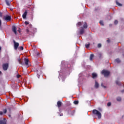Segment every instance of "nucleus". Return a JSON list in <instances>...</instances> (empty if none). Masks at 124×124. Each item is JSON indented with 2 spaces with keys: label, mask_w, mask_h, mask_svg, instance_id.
Segmentation results:
<instances>
[{
  "label": "nucleus",
  "mask_w": 124,
  "mask_h": 124,
  "mask_svg": "<svg viewBox=\"0 0 124 124\" xmlns=\"http://www.w3.org/2000/svg\"><path fill=\"white\" fill-rule=\"evenodd\" d=\"M85 47L86 48H89V47H90V43H89L88 44H86L85 45Z\"/></svg>",
  "instance_id": "obj_26"
},
{
  "label": "nucleus",
  "mask_w": 124,
  "mask_h": 124,
  "mask_svg": "<svg viewBox=\"0 0 124 124\" xmlns=\"http://www.w3.org/2000/svg\"><path fill=\"white\" fill-rule=\"evenodd\" d=\"M18 31L20 32V31Z\"/></svg>",
  "instance_id": "obj_44"
},
{
  "label": "nucleus",
  "mask_w": 124,
  "mask_h": 124,
  "mask_svg": "<svg viewBox=\"0 0 124 124\" xmlns=\"http://www.w3.org/2000/svg\"><path fill=\"white\" fill-rule=\"evenodd\" d=\"M17 61H18L19 63H20V64H22V62H21V59H18Z\"/></svg>",
  "instance_id": "obj_28"
},
{
  "label": "nucleus",
  "mask_w": 124,
  "mask_h": 124,
  "mask_svg": "<svg viewBox=\"0 0 124 124\" xmlns=\"http://www.w3.org/2000/svg\"><path fill=\"white\" fill-rule=\"evenodd\" d=\"M107 106H111V103L110 102H108V104H107Z\"/></svg>",
  "instance_id": "obj_32"
},
{
  "label": "nucleus",
  "mask_w": 124,
  "mask_h": 124,
  "mask_svg": "<svg viewBox=\"0 0 124 124\" xmlns=\"http://www.w3.org/2000/svg\"><path fill=\"white\" fill-rule=\"evenodd\" d=\"M28 12H27V11H26L24 14L22 15V17L23 18V19H26V17H27V14Z\"/></svg>",
  "instance_id": "obj_8"
},
{
  "label": "nucleus",
  "mask_w": 124,
  "mask_h": 124,
  "mask_svg": "<svg viewBox=\"0 0 124 124\" xmlns=\"http://www.w3.org/2000/svg\"><path fill=\"white\" fill-rule=\"evenodd\" d=\"M100 111H102V110H100Z\"/></svg>",
  "instance_id": "obj_45"
},
{
  "label": "nucleus",
  "mask_w": 124,
  "mask_h": 124,
  "mask_svg": "<svg viewBox=\"0 0 124 124\" xmlns=\"http://www.w3.org/2000/svg\"><path fill=\"white\" fill-rule=\"evenodd\" d=\"M20 77H21V76L20 75H17V78H20Z\"/></svg>",
  "instance_id": "obj_35"
},
{
  "label": "nucleus",
  "mask_w": 124,
  "mask_h": 124,
  "mask_svg": "<svg viewBox=\"0 0 124 124\" xmlns=\"http://www.w3.org/2000/svg\"><path fill=\"white\" fill-rule=\"evenodd\" d=\"M2 67L3 70H7V69L8 68V63H4L2 65Z\"/></svg>",
  "instance_id": "obj_5"
},
{
  "label": "nucleus",
  "mask_w": 124,
  "mask_h": 124,
  "mask_svg": "<svg viewBox=\"0 0 124 124\" xmlns=\"http://www.w3.org/2000/svg\"><path fill=\"white\" fill-rule=\"evenodd\" d=\"M99 23H100V25H101V26H104V24L103 21L100 20Z\"/></svg>",
  "instance_id": "obj_21"
},
{
  "label": "nucleus",
  "mask_w": 124,
  "mask_h": 124,
  "mask_svg": "<svg viewBox=\"0 0 124 124\" xmlns=\"http://www.w3.org/2000/svg\"><path fill=\"white\" fill-rule=\"evenodd\" d=\"M114 24L115 25H118V20H115Z\"/></svg>",
  "instance_id": "obj_30"
},
{
  "label": "nucleus",
  "mask_w": 124,
  "mask_h": 124,
  "mask_svg": "<svg viewBox=\"0 0 124 124\" xmlns=\"http://www.w3.org/2000/svg\"><path fill=\"white\" fill-rule=\"evenodd\" d=\"M12 31H13V32H14L15 34L16 35L18 33L17 31H16V27H15V26H12Z\"/></svg>",
  "instance_id": "obj_6"
},
{
  "label": "nucleus",
  "mask_w": 124,
  "mask_h": 124,
  "mask_svg": "<svg viewBox=\"0 0 124 124\" xmlns=\"http://www.w3.org/2000/svg\"><path fill=\"white\" fill-rule=\"evenodd\" d=\"M92 77L93 79H94V78H96V77H97V74L95 73H93L92 74Z\"/></svg>",
  "instance_id": "obj_13"
},
{
  "label": "nucleus",
  "mask_w": 124,
  "mask_h": 124,
  "mask_svg": "<svg viewBox=\"0 0 124 124\" xmlns=\"http://www.w3.org/2000/svg\"><path fill=\"white\" fill-rule=\"evenodd\" d=\"M5 2L8 6H10V2H11V1H9V0H5Z\"/></svg>",
  "instance_id": "obj_11"
},
{
  "label": "nucleus",
  "mask_w": 124,
  "mask_h": 124,
  "mask_svg": "<svg viewBox=\"0 0 124 124\" xmlns=\"http://www.w3.org/2000/svg\"><path fill=\"white\" fill-rule=\"evenodd\" d=\"M116 3L117 4V5H118V6H122V4L119 3L118 1H116Z\"/></svg>",
  "instance_id": "obj_19"
},
{
  "label": "nucleus",
  "mask_w": 124,
  "mask_h": 124,
  "mask_svg": "<svg viewBox=\"0 0 124 124\" xmlns=\"http://www.w3.org/2000/svg\"><path fill=\"white\" fill-rule=\"evenodd\" d=\"M98 56H99V58H101V57H102V53H99L98 54Z\"/></svg>",
  "instance_id": "obj_27"
},
{
  "label": "nucleus",
  "mask_w": 124,
  "mask_h": 124,
  "mask_svg": "<svg viewBox=\"0 0 124 124\" xmlns=\"http://www.w3.org/2000/svg\"><path fill=\"white\" fill-rule=\"evenodd\" d=\"M93 115H95L96 116H97L98 119H101V117H102L101 113L98 111V110L96 109H93Z\"/></svg>",
  "instance_id": "obj_1"
},
{
  "label": "nucleus",
  "mask_w": 124,
  "mask_h": 124,
  "mask_svg": "<svg viewBox=\"0 0 124 124\" xmlns=\"http://www.w3.org/2000/svg\"><path fill=\"white\" fill-rule=\"evenodd\" d=\"M94 87L96 89H98V87H99V84L98 83V82H97V81H96V80L95 81Z\"/></svg>",
  "instance_id": "obj_7"
},
{
  "label": "nucleus",
  "mask_w": 124,
  "mask_h": 124,
  "mask_svg": "<svg viewBox=\"0 0 124 124\" xmlns=\"http://www.w3.org/2000/svg\"><path fill=\"white\" fill-rule=\"evenodd\" d=\"M2 114H3V112H2V111H0V115H1Z\"/></svg>",
  "instance_id": "obj_37"
},
{
  "label": "nucleus",
  "mask_w": 124,
  "mask_h": 124,
  "mask_svg": "<svg viewBox=\"0 0 124 124\" xmlns=\"http://www.w3.org/2000/svg\"><path fill=\"white\" fill-rule=\"evenodd\" d=\"M6 112H7V110H6V109H4L3 110V113H4V114L6 113Z\"/></svg>",
  "instance_id": "obj_31"
},
{
  "label": "nucleus",
  "mask_w": 124,
  "mask_h": 124,
  "mask_svg": "<svg viewBox=\"0 0 124 124\" xmlns=\"http://www.w3.org/2000/svg\"><path fill=\"white\" fill-rule=\"evenodd\" d=\"M101 86L103 88V89H107V86L104 85L103 83H101Z\"/></svg>",
  "instance_id": "obj_18"
},
{
  "label": "nucleus",
  "mask_w": 124,
  "mask_h": 124,
  "mask_svg": "<svg viewBox=\"0 0 124 124\" xmlns=\"http://www.w3.org/2000/svg\"><path fill=\"white\" fill-rule=\"evenodd\" d=\"M24 62L26 65H28L29 64V59H27V58H25Z\"/></svg>",
  "instance_id": "obj_12"
},
{
  "label": "nucleus",
  "mask_w": 124,
  "mask_h": 124,
  "mask_svg": "<svg viewBox=\"0 0 124 124\" xmlns=\"http://www.w3.org/2000/svg\"><path fill=\"white\" fill-rule=\"evenodd\" d=\"M83 28L84 29H87L88 28V25H87V23H85L83 25Z\"/></svg>",
  "instance_id": "obj_20"
},
{
  "label": "nucleus",
  "mask_w": 124,
  "mask_h": 124,
  "mask_svg": "<svg viewBox=\"0 0 124 124\" xmlns=\"http://www.w3.org/2000/svg\"><path fill=\"white\" fill-rule=\"evenodd\" d=\"M18 50H21V51H23V50H24V47L23 46H19L18 47Z\"/></svg>",
  "instance_id": "obj_22"
},
{
  "label": "nucleus",
  "mask_w": 124,
  "mask_h": 124,
  "mask_svg": "<svg viewBox=\"0 0 124 124\" xmlns=\"http://www.w3.org/2000/svg\"><path fill=\"white\" fill-rule=\"evenodd\" d=\"M14 44V48L15 50H17L18 49V47H19V43L16 42L15 40L13 41Z\"/></svg>",
  "instance_id": "obj_2"
},
{
  "label": "nucleus",
  "mask_w": 124,
  "mask_h": 124,
  "mask_svg": "<svg viewBox=\"0 0 124 124\" xmlns=\"http://www.w3.org/2000/svg\"><path fill=\"white\" fill-rule=\"evenodd\" d=\"M102 74H103L104 76H108L110 74V72L106 70H103L102 71Z\"/></svg>",
  "instance_id": "obj_3"
},
{
  "label": "nucleus",
  "mask_w": 124,
  "mask_h": 124,
  "mask_svg": "<svg viewBox=\"0 0 124 124\" xmlns=\"http://www.w3.org/2000/svg\"><path fill=\"white\" fill-rule=\"evenodd\" d=\"M107 41H109V40H108Z\"/></svg>",
  "instance_id": "obj_43"
},
{
  "label": "nucleus",
  "mask_w": 124,
  "mask_h": 124,
  "mask_svg": "<svg viewBox=\"0 0 124 124\" xmlns=\"http://www.w3.org/2000/svg\"><path fill=\"white\" fill-rule=\"evenodd\" d=\"M3 19L4 20H5V21H10V20H11V16H4Z\"/></svg>",
  "instance_id": "obj_4"
},
{
  "label": "nucleus",
  "mask_w": 124,
  "mask_h": 124,
  "mask_svg": "<svg viewBox=\"0 0 124 124\" xmlns=\"http://www.w3.org/2000/svg\"><path fill=\"white\" fill-rule=\"evenodd\" d=\"M26 31L27 32H29V29H27Z\"/></svg>",
  "instance_id": "obj_38"
},
{
  "label": "nucleus",
  "mask_w": 124,
  "mask_h": 124,
  "mask_svg": "<svg viewBox=\"0 0 124 124\" xmlns=\"http://www.w3.org/2000/svg\"><path fill=\"white\" fill-rule=\"evenodd\" d=\"M98 48H101V44H98L97 46Z\"/></svg>",
  "instance_id": "obj_29"
},
{
  "label": "nucleus",
  "mask_w": 124,
  "mask_h": 124,
  "mask_svg": "<svg viewBox=\"0 0 124 124\" xmlns=\"http://www.w3.org/2000/svg\"><path fill=\"white\" fill-rule=\"evenodd\" d=\"M109 27H112V24H110Z\"/></svg>",
  "instance_id": "obj_40"
},
{
  "label": "nucleus",
  "mask_w": 124,
  "mask_h": 124,
  "mask_svg": "<svg viewBox=\"0 0 124 124\" xmlns=\"http://www.w3.org/2000/svg\"><path fill=\"white\" fill-rule=\"evenodd\" d=\"M25 25H29V22L28 21H25Z\"/></svg>",
  "instance_id": "obj_33"
},
{
  "label": "nucleus",
  "mask_w": 124,
  "mask_h": 124,
  "mask_svg": "<svg viewBox=\"0 0 124 124\" xmlns=\"http://www.w3.org/2000/svg\"><path fill=\"white\" fill-rule=\"evenodd\" d=\"M82 25V22H78L77 24V26H78V27H80Z\"/></svg>",
  "instance_id": "obj_23"
},
{
  "label": "nucleus",
  "mask_w": 124,
  "mask_h": 124,
  "mask_svg": "<svg viewBox=\"0 0 124 124\" xmlns=\"http://www.w3.org/2000/svg\"><path fill=\"white\" fill-rule=\"evenodd\" d=\"M1 26V20L0 19V27Z\"/></svg>",
  "instance_id": "obj_36"
},
{
  "label": "nucleus",
  "mask_w": 124,
  "mask_h": 124,
  "mask_svg": "<svg viewBox=\"0 0 124 124\" xmlns=\"http://www.w3.org/2000/svg\"><path fill=\"white\" fill-rule=\"evenodd\" d=\"M62 102L61 101H58L57 102V106L59 108H60V107H61L62 106Z\"/></svg>",
  "instance_id": "obj_14"
},
{
  "label": "nucleus",
  "mask_w": 124,
  "mask_h": 124,
  "mask_svg": "<svg viewBox=\"0 0 124 124\" xmlns=\"http://www.w3.org/2000/svg\"><path fill=\"white\" fill-rule=\"evenodd\" d=\"M85 30L84 29V28H82L79 31L80 34H83Z\"/></svg>",
  "instance_id": "obj_9"
},
{
  "label": "nucleus",
  "mask_w": 124,
  "mask_h": 124,
  "mask_svg": "<svg viewBox=\"0 0 124 124\" xmlns=\"http://www.w3.org/2000/svg\"><path fill=\"white\" fill-rule=\"evenodd\" d=\"M0 51H1V47L0 46Z\"/></svg>",
  "instance_id": "obj_39"
},
{
  "label": "nucleus",
  "mask_w": 124,
  "mask_h": 124,
  "mask_svg": "<svg viewBox=\"0 0 124 124\" xmlns=\"http://www.w3.org/2000/svg\"><path fill=\"white\" fill-rule=\"evenodd\" d=\"M115 62H117V63H119L121 62V60H120V59H117L115 60Z\"/></svg>",
  "instance_id": "obj_17"
},
{
  "label": "nucleus",
  "mask_w": 124,
  "mask_h": 124,
  "mask_svg": "<svg viewBox=\"0 0 124 124\" xmlns=\"http://www.w3.org/2000/svg\"><path fill=\"white\" fill-rule=\"evenodd\" d=\"M74 103L76 105H77V104H78V103H79V101H74Z\"/></svg>",
  "instance_id": "obj_25"
},
{
  "label": "nucleus",
  "mask_w": 124,
  "mask_h": 124,
  "mask_svg": "<svg viewBox=\"0 0 124 124\" xmlns=\"http://www.w3.org/2000/svg\"><path fill=\"white\" fill-rule=\"evenodd\" d=\"M0 17H2V13L0 12Z\"/></svg>",
  "instance_id": "obj_34"
},
{
  "label": "nucleus",
  "mask_w": 124,
  "mask_h": 124,
  "mask_svg": "<svg viewBox=\"0 0 124 124\" xmlns=\"http://www.w3.org/2000/svg\"><path fill=\"white\" fill-rule=\"evenodd\" d=\"M0 124H6V120L4 119L3 120H0Z\"/></svg>",
  "instance_id": "obj_10"
},
{
  "label": "nucleus",
  "mask_w": 124,
  "mask_h": 124,
  "mask_svg": "<svg viewBox=\"0 0 124 124\" xmlns=\"http://www.w3.org/2000/svg\"><path fill=\"white\" fill-rule=\"evenodd\" d=\"M0 74H1V71H0Z\"/></svg>",
  "instance_id": "obj_42"
},
{
  "label": "nucleus",
  "mask_w": 124,
  "mask_h": 124,
  "mask_svg": "<svg viewBox=\"0 0 124 124\" xmlns=\"http://www.w3.org/2000/svg\"><path fill=\"white\" fill-rule=\"evenodd\" d=\"M116 85H118L119 86H120V85H121V82H120V81H116Z\"/></svg>",
  "instance_id": "obj_24"
},
{
  "label": "nucleus",
  "mask_w": 124,
  "mask_h": 124,
  "mask_svg": "<svg viewBox=\"0 0 124 124\" xmlns=\"http://www.w3.org/2000/svg\"><path fill=\"white\" fill-rule=\"evenodd\" d=\"M60 116H62V114H60Z\"/></svg>",
  "instance_id": "obj_41"
},
{
  "label": "nucleus",
  "mask_w": 124,
  "mask_h": 124,
  "mask_svg": "<svg viewBox=\"0 0 124 124\" xmlns=\"http://www.w3.org/2000/svg\"><path fill=\"white\" fill-rule=\"evenodd\" d=\"M93 57H94V55L93 54H91L90 57V60L93 61Z\"/></svg>",
  "instance_id": "obj_15"
},
{
  "label": "nucleus",
  "mask_w": 124,
  "mask_h": 124,
  "mask_svg": "<svg viewBox=\"0 0 124 124\" xmlns=\"http://www.w3.org/2000/svg\"><path fill=\"white\" fill-rule=\"evenodd\" d=\"M117 101H118L119 102L122 101V98L121 97H117L116 98Z\"/></svg>",
  "instance_id": "obj_16"
}]
</instances>
